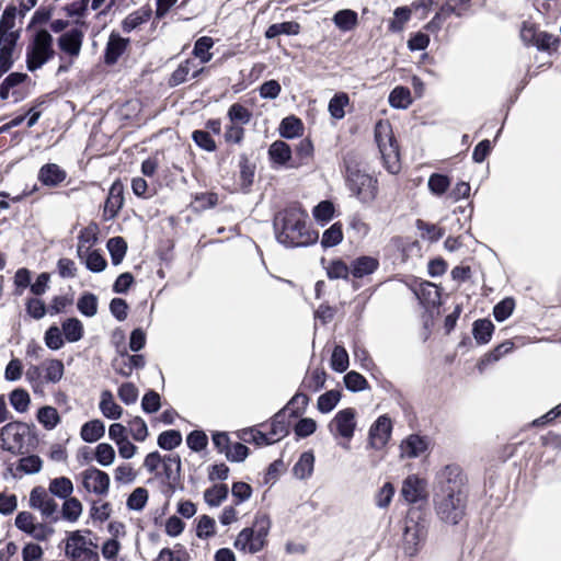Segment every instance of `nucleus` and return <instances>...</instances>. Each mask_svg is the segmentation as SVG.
Listing matches in <instances>:
<instances>
[{"label": "nucleus", "instance_id": "nucleus-4", "mask_svg": "<svg viewBox=\"0 0 561 561\" xmlns=\"http://www.w3.org/2000/svg\"><path fill=\"white\" fill-rule=\"evenodd\" d=\"M426 536L427 522L422 517V512L410 510L404 520L402 541L404 553L409 557L416 556Z\"/></svg>", "mask_w": 561, "mask_h": 561}, {"label": "nucleus", "instance_id": "nucleus-46", "mask_svg": "<svg viewBox=\"0 0 561 561\" xmlns=\"http://www.w3.org/2000/svg\"><path fill=\"white\" fill-rule=\"evenodd\" d=\"M182 434L178 430H168L159 434L157 444L163 450H173L182 444Z\"/></svg>", "mask_w": 561, "mask_h": 561}, {"label": "nucleus", "instance_id": "nucleus-49", "mask_svg": "<svg viewBox=\"0 0 561 561\" xmlns=\"http://www.w3.org/2000/svg\"><path fill=\"white\" fill-rule=\"evenodd\" d=\"M28 79V76L23 72H11L9 76L4 78V80L0 84V99L2 101L9 98L10 91L25 82Z\"/></svg>", "mask_w": 561, "mask_h": 561}, {"label": "nucleus", "instance_id": "nucleus-29", "mask_svg": "<svg viewBox=\"0 0 561 561\" xmlns=\"http://www.w3.org/2000/svg\"><path fill=\"white\" fill-rule=\"evenodd\" d=\"M289 427L290 424L286 417V407H284L271 419L270 435L280 440L289 434Z\"/></svg>", "mask_w": 561, "mask_h": 561}, {"label": "nucleus", "instance_id": "nucleus-37", "mask_svg": "<svg viewBox=\"0 0 561 561\" xmlns=\"http://www.w3.org/2000/svg\"><path fill=\"white\" fill-rule=\"evenodd\" d=\"M389 104L393 108L405 110L412 104L410 89L403 85H397L389 94Z\"/></svg>", "mask_w": 561, "mask_h": 561}, {"label": "nucleus", "instance_id": "nucleus-17", "mask_svg": "<svg viewBox=\"0 0 561 561\" xmlns=\"http://www.w3.org/2000/svg\"><path fill=\"white\" fill-rule=\"evenodd\" d=\"M128 44V38H124L118 33L112 32L104 49V62L108 66L116 64L119 57L125 53Z\"/></svg>", "mask_w": 561, "mask_h": 561}, {"label": "nucleus", "instance_id": "nucleus-19", "mask_svg": "<svg viewBox=\"0 0 561 561\" xmlns=\"http://www.w3.org/2000/svg\"><path fill=\"white\" fill-rule=\"evenodd\" d=\"M204 68H197V65L193 59H186L181 62L178 68L172 72L169 78L168 84L171 88L178 87L184 83L187 80L188 75L191 73L192 78H197Z\"/></svg>", "mask_w": 561, "mask_h": 561}, {"label": "nucleus", "instance_id": "nucleus-36", "mask_svg": "<svg viewBox=\"0 0 561 561\" xmlns=\"http://www.w3.org/2000/svg\"><path fill=\"white\" fill-rule=\"evenodd\" d=\"M106 248L111 255V261L114 266L119 265L127 252V242L123 237L110 238L106 242Z\"/></svg>", "mask_w": 561, "mask_h": 561}, {"label": "nucleus", "instance_id": "nucleus-57", "mask_svg": "<svg viewBox=\"0 0 561 561\" xmlns=\"http://www.w3.org/2000/svg\"><path fill=\"white\" fill-rule=\"evenodd\" d=\"M351 265L348 266L341 259L332 260L327 267V275L330 279H348Z\"/></svg>", "mask_w": 561, "mask_h": 561}, {"label": "nucleus", "instance_id": "nucleus-41", "mask_svg": "<svg viewBox=\"0 0 561 561\" xmlns=\"http://www.w3.org/2000/svg\"><path fill=\"white\" fill-rule=\"evenodd\" d=\"M48 490L53 495L65 500L73 492V484L69 478L59 477L50 480Z\"/></svg>", "mask_w": 561, "mask_h": 561}, {"label": "nucleus", "instance_id": "nucleus-20", "mask_svg": "<svg viewBox=\"0 0 561 561\" xmlns=\"http://www.w3.org/2000/svg\"><path fill=\"white\" fill-rule=\"evenodd\" d=\"M233 546L237 550L251 554L263 550L262 541L256 540L255 531L249 527L243 528L238 534Z\"/></svg>", "mask_w": 561, "mask_h": 561}, {"label": "nucleus", "instance_id": "nucleus-35", "mask_svg": "<svg viewBox=\"0 0 561 561\" xmlns=\"http://www.w3.org/2000/svg\"><path fill=\"white\" fill-rule=\"evenodd\" d=\"M333 22L339 30L348 32L357 25L358 15L351 9L339 10L333 15Z\"/></svg>", "mask_w": 561, "mask_h": 561}, {"label": "nucleus", "instance_id": "nucleus-15", "mask_svg": "<svg viewBox=\"0 0 561 561\" xmlns=\"http://www.w3.org/2000/svg\"><path fill=\"white\" fill-rule=\"evenodd\" d=\"M83 31L80 27H72L58 37V47L71 57L80 54L83 43Z\"/></svg>", "mask_w": 561, "mask_h": 561}, {"label": "nucleus", "instance_id": "nucleus-45", "mask_svg": "<svg viewBox=\"0 0 561 561\" xmlns=\"http://www.w3.org/2000/svg\"><path fill=\"white\" fill-rule=\"evenodd\" d=\"M342 228V224L337 221L324 230L321 239V247L323 249H329L340 244L343 240Z\"/></svg>", "mask_w": 561, "mask_h": 561}, {"label": "nucleus", "instance_id": "nucleus-38", "mask_svg": "<svg viewBox=\"0 0 561 561\" xmlns=\"http://www.w3.org/2000/svg\"><path fill=\"white\" fill-rule=\"evenodd\" d=\"M36 419L47 431L54 430L60 423V415L57 409L50 405L39 408Z\"/></svg>", "mask_w": 561, "mask_h": 561}, {"label": "nucleus", "instance_id": "nucleus-51", "mask_svg": "<svg viewBox=\"0 0 561 561\" xmlns=\"http://www.w3.org/2000/svg\"><path fill=\"white\" fill-rule=\"evenodd\" d=\"M149 493L146 488H136L127 497L126 506L130 511H142L148 502Z\"/></svg>", "mask_w": 561, "mask_h": 561}, {"label": "nucleus", "instance_id": "nucleus-2", "mask_svg": "<svg viewBox=\"0 0 561 561\" xmlns=\"http://www.w3.org/2000/svg\"><path fill=\"white\" fill-rule=\"evenodd\" d=\"M2 435L12 438L16 444L12 446L8 444L7 438H2L1 448L13 455H25L33 453L39 445V438L35 424L24 423L21 421H12L2 426Z\"/></svg>", "mask_w": 561, "mask_h": 561}, {"label": "nucleus", "instance_id": "nucleus-8", "mask_svg": "<svg viewBox=\"0 0 561 561\" xmlns=\"http://www.w3.org/2000/svg\"><path fill=\"white\" fill-rule=\"evenodd\" d=\"M96 545L79 530L70 533L65 547L66 556L72 561H100Z\"/></svg>", "mask_w": 561, "mask_h": 561}, {"label": "nucleus", "instance_id": "nucleus-1", "mask_svg": "<svg viewBox=\"0 0 561 561\" xmlns=\"http://www.w3.org/2000/svg\"><path fill=\"white\" fill-rule=\"evenodd\" d=\"M308 214L299 206H289L276 213L273 228L277 242L285 248H306L314 244L319 232L307 226Z\"/></svg>", "mask_w": 561, "mask_h": 561}, {"label": "nucleus", "instance_id": "nucleus-55", "mask_svg": "<svg viewBox=\"0 0 561 561\" xmlns=\"http://www.w3.org/2000/svg\"><path fill=\"white\" fill-rule=\"evenodd\" d=\"M428 190L436 196H442L450 186V179L446 174L433 173L428 178Z\"/></svg>", "mask_w": 561, "mask_h": 561}, {"label": "nucleus", "instance_id": "nucleus-48", "mask_svg": "<svg viewBox=\"0 0 561 561\" xmlns=\"http://www.w3.org/2000/svg\"><path fill=\"white\" fill-rule=\"evenodd\" d=\"M214 46V39L209 36H202L196 39L193 48V55L199 59L201 64L208 62L213 55L209 53Z\"/></svg>", "mask_w": 561, "mask_h": 561}, {"label": "nucleus", "instance_id": "nucleus-13", "mask_svg": "<svg viewBox=\"0 0 561 561\" xmlns=\"http://www.w3.org/2000/svg\"><path fill=\"white\" fill-rule=\"evenodd\" d=\"M410 288L421 305L435 307L440 304V293L434 283L428 280H414Z\"/></svg>", "mask_w": 561, "mask_h": 561}, {"label": "nucleus", "instance_id": "nucleus-23", "mask_svg": "<svg viewBox=\"0 0 561 561\" xmlns=\"http://www.w3.org/2000/svg\"><path fill=\"white\" fill-rule=\"evenodd\" d=\"M402 455L408 458H416L427 449V442L417 434H411L400 445Z\"/></svg>", "mask_w": 561, "mask_h": 561}, {"label": "nucleus", "instance_id": "nucleus-47", "mask_svg": "<svg viewBox=\"0 0 561 561\" xmlns=\"http://www.w3.org/2000/svg\"><path fill=\"white\" fill-rule=\"evenodd\" d=\"M25 455L26 456L19 460L16 470L25 474L38 473L43 468V460L41 457L31 453Z\"/></svg>", "mask_w": 561, "mask_h": 561}, {"label": "nucleus", "instance_id": "nucleus-7", "mask_svg": "<svg viewBox=\"0 0 561 561\" xmlns=\"http://www.w3.org/2000/svg\"><path fill=\"white\" fill-rule=\"evenodd\" d=\"M466 482L467 478L458 465H447L436 473L434 495L467 493Z\"/></svg>", "mask_w": 561, "mask_h": 561}, {"label": "nucleus", "instance_id": "nucleus-21", "mask_svg": "<svg viewBox=\"0 0 561 561\" xmlns=\"http://www.w3.org/2000/svg\"><path fill=\"white\" fill-rule=\"evenodd\" d=\"M401 495L409 503L424 500L426 495L422 480L414 474L407 477L401 488Z\"/></svg>", "mask_w": 561, "mask_h": 561}, {"label": "nucleus", "instance_id": "nucleus-10", "mask_svg": "<svg viewBox=\"0 0 561 561\" xmlns=\"http://www.w3.org/2000/svg\"><path fill=\"white\" fill-rule=\"evenodd\" d=\"M375 140L386 163L399 158V148L389 125L378 123L375 127Z\"/></svg>", "mask_w": 561, "mask_h": 561}, {"label": "nucleus", "instance_id": "nucleus-56", "mask_svg": "<svg viewBox=\"0 0 561 561\" xmlns=\"http://www.w3.org/2000/svg\"><path fill=\"white\" fill-rule=\"evenodd\" d=\"M250 528L255 531L256 540L262 541L264 548L271 528L270 517L265 514L255 515L253 526Z\"/></svg>", "mask_w": 561, "mask_h": 561}, {"label": "nucleus", "instance_id": "nucleus-62", "mask_svg": "<svg viewBox=\"0 0 561 561\" xmlns=\"http://www.w3.org/2000/svg\"><path fill=\"white\" fill-rule=\"evenodd\" d=\"M61 330L57 325H50L44 335L46 346L51 351L60 350L65 344V337Z\"/></svg>", "mask_w": 561, "mask_h": 561}, {"label": "nucleus", "instance_id": "nucleus-33", "mask_svg": "<svg viewBox=\"0 0 561 561\" xmlns=\"http://www.w3.org/2000/svg\"><path fill=\"white\" fill-rule=\"evenodd\" d=\"M304 124L301 119L294 115L283 118L279 125V135L286 139L300 136Z\"/></svg>", "mask_w": 561, "mask_h": 561}, {"label": "nucleus", "instance_id": "nucleus-22", "mask_svg": "<svg viewBox=\"0 0 561 561\" xmlns=\"http://www.w3.org/2000/svg\"><path fill=\"white\" fill-rule=\"evenodd\" d=\"M378 267V259L370 255H362L351 262V274L354 278H363L374 274Z\"/></svg>", "mask_w": 561, "mask_h": 561}, {"label": "nucleus", "instance_id": "nucleus-26", "mask_svg": "<svg viewBox=\"0 0 561 561\" xmlns=\"http://www.w3.org/2000/svg\"><path fill=\"white\" fill-rule=\"evenodd\" d=\"M105 434V425L99 420H91L81 426L80 436L85 443H95Z\"/></svg>", "mask_w": 561, "mask_h": 561}, {"label": "nucleus", "instance_id": "nucleus-58", "mask_svg": "<svg viewBox=\"0 0 561 561\" xmlns=\"http://www.w3.org/2000/svg\"><path fill=\"white\" fill-rule=\"evenodd\" d=\"M94 459L102 467L111 466L115 460V450L112 445L101 443L95 447Z\"/></svg>", "mask_w": 561, "mask_h": 561}, {"label": "nucleus", "instance_id": "nucleus-5", "mask_svg": "<svg viewBox=\"0 0 561 561\" xmlns=\"http://www.w3.org/2000/svg\"><path fill=\"white\" fill-rule=\"evenodd\" d=\"M54 38L45 28L37 30L26 48V68L34 72L49 61L55 50L53 47Z\"/></svg>", "mask_w": 561, "mask_h": 561}, {"label": "nucleus", "instance_id": "nucleus-32", "mask_svg": "<svg viewBox=\"0 0 561 561\" xmlns=\"http://www.w3.org/2000/svg\"><path fill=\"white\" fill-rule=\"evenodd\" d=\"M314 455L312 451H305L300 455L298 461L293 467V473L296 478L305 480L313 472Z\"/></svg>", "mask_w": 561, "mask_h": 561}, {"label": "nucleus", "instance_id": "nucleus-53", "mask_svg": "<svg viewBox=\"0 0 561 561\" xmlns=\"http://www.w3.org/2000/svg\"><path fill=\"white\" fill-rule=\"evenodd\" d=\"M343 379L346 389L351 392H359L369 388L367 379L355 370L346 373Z\"/></svg>", "mask_w": 561, "mask_h": 561}, {"label": "nucleus", "instance_id": "nucleus-64", "mask_svg": "<svg viewBox=\"0 0 561 561\" xmlns=\"http://www.w3.org/2000/svg\"><path fill=\"white\" fill-rule=\"evenodd\" d=\"M65 367L60 359H50L45 364V379L47 382L56 383L64 376Z\"/></svg>", "mask_w": 561, "mask_h": 561}, {"label": "nucleus", "instance_id": "nucleus-12", "mask_svg": "<svg viewBox=\"0 0 561 561\" xmlns=\"http://www.w3.org/2000/svg\"><path fill=\"white\" fill-rule=\"evenodd\" d=\"M110 482V476L96 467H89L82 472V484L88 492L105 495L108 492Z\"/></svg>", "mask_w": 561, "mask_h": 561}, {"label": "nucleus", "instance_id": "nucleus-63", "mask_svg": "<svg viewBox=\"0 0 561 561\" xmlns=\"http://www.w3.org/2000/svg\"><path fill=\"white\" fill-rule=\"evenodd\" d=\"M83 263L85 268L92 273H101L107 266V262L99 249L88 253L87 260Z\"/></svg>", "mask_w": 561, "mask_h": 561}, {"label": "nucleus", "instance_id": "nucleus-11", "mask_svg": "<svg viewBox=\"0 0 561 561\" xmlns=\"http://www.w3.org/2000/svg\"><path fill=\"white\" fill-rule=\"evenodd\" d=\"M392 433V422L387 414H382L370 425L368 444L376 450L382 449L389 442Z\"/></svg>", "mask_w": 561, "mask_h": 561}, {"label": "nucleus", "instance_id": "nucleus-44", "mask_svg": "<svg viewBox=\"0 0 561 561\" xmlns=\"http://www.w3.org/2000/svg\"><path fill=\"white\" fill-rule=\"evenodd\" d=\"M61 506V517L70 523H75L82 514V504L77 497H67Z\"/></svg>", "mask_w": 561, "mask_h": 561}, {"label": "nucleus", "instance_id": "nucleus-39", "mask_svg": "<svg viewBox=\"0 0 561 561\" xmlns=\"http://www.w3.org/2000/svg\"><path fill=\"white\" fill-rule=\"evenodd\" d=\"M295 156L297 161L289 164L290 168H298L307 164L313 156V145L311 140L308 138L301 139L295 147Z\"/></svg>", "mask_w": 561, "mask_h": 561}, {"label": "nucleus", "instance_id": "nucleus-28", "mask_svg": "<svg viewBox=\"0 0 561 561\" xmlns=\"http://www.w3.org/2000/svg\"><path fill=\"white\" fill-rule=\"evenodd\" d=\"M152 15V10L149 7H144L129 15L122 22V28L125 33H130L141 24L148 22Z\"/></svg>", "mask_w": 561, "mask_h": 561}, {"label": "nucleus", "instance_id": "nucleus-30", "mask_svg": "<svg viewBox=\"0 0 561 561\" xmlns=\"http://www.w3.org/2000/svg\"><path fill=\"white\" fill-rule=\"evenodd\" d=\"M493 332L494 324L486 318L478 319L472 324V335L476 342L480 345L489 343L492 339Z\"/></svg>", "mask_w": 561, "mask_h": 561}, {"label": "nucleus", "instance_id": "nucleus-6", "mask_svg": "<svg viewBox=\"0 0 561 561\" xmlns=\"http://www.w3.org/2000/svg\"><path fill=\"white\" fill-rule=\"evenodd\" d=\"M468 494L434 495L437 517L446 525L456 526L466 516Z\"/></svg>", "mask_w": 561, "mask_h": 561}, {"label": "nucleus", "instance_id": "nucleus-61", "mask_svg": "<svg viewBox=\"0 0 561 561\" xmlns=\"http://www.w3.org/2000/svg\"><path fill=\"white\" fill-rule=\"evenodd\" d=\"M309 404V397L304 392H297L285 405L286 410L291 408L290 416H301Z\"/></svg>", "mask_w": 561, "mask_h": 561}, {"label": "nucleus", "instance_id": "nucleus-31", "mask_svg": "<svg viewBox=\"0 0 561 561\" xmlns=\"http://www.w3.org/2000/svg\"><path fill=\"white\" fill-rule=\"evenodd\" d=\"M61 332L69 343H76L83 337L84 329L78 318H68L61 323Z\"/></svg>", "mask_w": 561, "mask_h": 561}, {"label": "nucleus", "instance_id": "nucleus-9", "mask_svg": "<svg viewBox=\"0 0 561 561\" xmlns=\"http://www.w3.org/2000/svg\"><path fill=\"white\" fill-rule=\"evenodd\" d=\"M330 434L334 437H342L351 440L356 430V410L345 408L340 410L328 424Z\"/></svg>", "mask_w": 561, "mask_h": 561}, {"label": "nucleus", "instance_id": "nucleus-40", "mask_svg": "<svg viewBox=\"0 0 561 561\" xmlns=\"http://www.w3.org/2000/svg\"><path fill=\"white\" fill-rule=\"evenodd\" d=\"M228 493H229V490L226 484H224V483L215 484L211 488H208L205 490L204 500L209 506L217 507L225 500H227Z\"/></svg>", "mask_w": 561, "mask_h": 561}, {"label": "nucleus", "instance_id": "nucleus-52", "mask_svg": "<svg viewBox=\"0 0 561 561\" xmlns=\"http://www.w3.org/2000/svg\"><path fill=\"white\" fill-rule=\"evenodd\" d=\"M331 368L336 373H344L348 368L350 358L346 350L342 345H335L331 355Z\"/></svg>", "mask_w": 561, "mask_h": 561}, {"label": "nucleus", "instance_id": "nucleus-3", "mask_svg": "<svg viewBox=\"0 0 561 561\" xmlns=\"http://www.w3.org/2000/svg\"><path fill=\"white\" fill-rule=\"evenodd\" d=\"M345 183L352 196H355L362 204L370 205L378 195V180L362 171L355 161L344 159Z\"/></svg>", "mask_w": 561, "mask_h": 561}, {"label": "nucleus", "instance_id": "nucleus-50", "mask_svg": "<svg viewBox=\"0 0 561 561\" xmlns=\"http://www.w3.org/2000/svg\"><path fill=\"white\" fill-rule=\"evenodd\" d=\"M9 401L16 412L24 413L28 410L31 398L25 389L16 388L9 393Z\"/></svg>", "mask_w": 561, "mask_h": 561}, {"label": "nucleus", "instance_id": "nucleus-27", "mask_svg": "<svg viewBox=\"0 0 561 561\" xmlns=\"http://www.w3.org/2000/svg\"><path fill=\"white\" fill-rule=\"evenodd\" d=\"M99 408L102 414L110 420H118L123 414V408L114 401L110 390L102 391Z\"/></svg>", "mask_w": 561, "mask_h": 561}, {"label": "nucleus", "instance_id": "nucleus-59", "mask_svg": "<svg viewBox=\"0 0 561 561\" xmlns=\"http://www.w3.org/2000/svg\"><path fill=\"white\" fill-rule=\"evenodd\" d=\"M186 445L194 453H201L208 445V437L202 430H194L186 436Z\"/></svg>", "mask_w": 561, "mask_h": 561}, {"label": "nucleus", "instance_id": "nucleus-43", "mask_svg": "<svg viewBox=\"0 0 561 561\" xmlns=\"http://www.w3.org/2000/svg\"><path fill=\"white\" fill-rule=\"evenodd\" d=\"M350 98L345 92L335 93L329 101L328 111L334 119H342L345 116V106L348 105Z\"/></svg>", "mask_w": 561, "mask_h": 561}, {"label": "nucleus", "instance_id": "nucleus-14", "mask_svg": "<svg viewBox=\"0 0 561 561\" xmlns=\"http://www.w3.org/2000/svg\"><path fill=\"white\" fill-rule=\"evenodd\" d=\"M112 366L116 374L128 378L134 369H142L146 366V358L142 354H121V358H114Z\"/></svg>", "mask_w": 561, "mask_h": 561}, {"label": "nucleus", "instance_id": "nucleus-54", "mask_svg": "<svg viewBox=\"0 0 561 561\" xmlns=\"http://www.w3.org/2000/svg\"><path fill=\"white\" fill-rule=\"evenodd\" d=\"M341 392L339 390H329L318 398L317 408L321 413L331 412L341 400Z\"/></svg>", "mask_w": 561, "mask_h": 561}, {"label": "nucleus", "instance_id": "nucleus-60", "mask_svg": "<svg viewBox=\"0 0 561 561\" xmlns=\"http://www.w3.org/2000/svg\"><path fill=\"white\" fill-rule=\"evenodd\" d=\"M515 308V300L512 297H505L493 308V317L497 322H503L511 317Z\"/></svg>", "mask_w": 561, "mask_h": 561}, {"label": "nucleus", "instance_id": "nucleus-24", "mask_svg": "<svg viewBox=\"0 0 561 561\" xmlns=\"http://www.w3.org/2000/svg\"><path fill=\"white\" fill-rule=\"evenodd\" d=\"M268 157L274 164L284 167L291 161L293 151L287 142L276 140L268 148Z\"/></svg>", "mask_w": 561, "mask_h": 561}, {"label": "nucleus", "instance_id": "nucleus-34", "mask_svg": "<svg viewBox=\"0 0 561 561\" xmlns=\"http://www.w3.org/2000/svg\"><path fill=\"white\" fill-rule=\"evenodd\" d=\"M300 32L299 23L295 21H287L282 23L271 24L265 31L267 39L275 38L279 35H298Z\"/></svg>", "mask_w": 561, "mask_h": 561}, {"label": "nucleus", "instance_id": "nucleus-16", "mask_svg": "<svg viewBox=\"0 0 561 561\" xmlns=\"http://www.w3.org/2000/svg\"><path fill=\"white\" fill-rule=\"evenodd\" d=\"M124 190L119 182H114L110 188L108 196L104 204L103 220L114 219L124 205Z\"/></svg>", "mask_w": 561, "mask_h": 561}, {"label": "nucleus", "instance_id": "nucleus-18", "mask_svg": "<svg viewBox=\"0 0 561 561\" xmlns=\"http://www.w3.org/2000/svg\"><path fill=\"white\" fill-rule=\"evenodd\" d=\"M67 178V172L56 163L42 165L37 173L38 181L47 187L59 186Z\"/></svg>", "mask_w": 561, "mask_h": 561}, {"label": "nucleus", "instance_id": "nucleus-42", "mask_svg": "<svg viewBox=\"0 0 561 561\" xmlns=\"http://www.w3.org/2000/svg\"><path fill=\"white\" fill-rule=\"evenodd\" d=\"M79 312L88 318H92L98 313V297L96 295L85 291L77 301Z\"/></svg>", "mask_w": 561, "mask_h": 561}, {"label": "nucleus", "instance_id": "nucleus-25", "mask_svg": "<svg viewBox=\"0 0 561 561\" xmlns=\"http://www.w3.org/2000/svg\"><path fill=\"white\" fill-rule=\"evenodd\" d=\"M239 169L241 190L248 193L254 182L256 167L249 160L245 153H241L239 157Z\"/></svg>", "mask_w": 561, "mask_h": 561}]
</instances>
